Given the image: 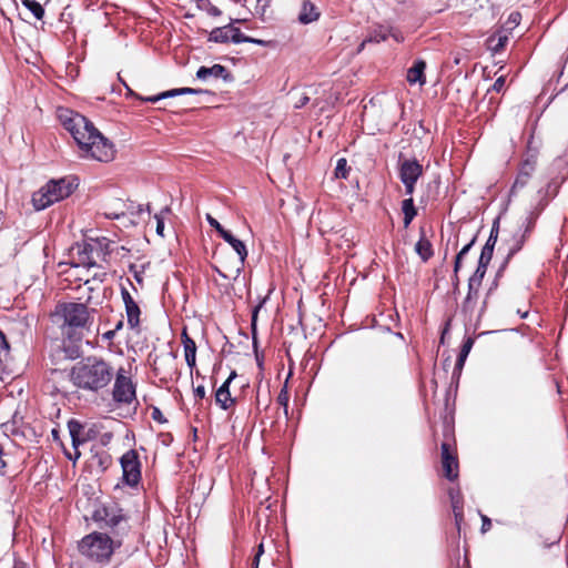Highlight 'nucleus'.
Masks as SVG:
<instances>
[{
	"mask_svg": "<svg viewBox=\"0 0 568 568\" xmlns=\"http://www.w3.org/2000/svg\"><path fill=\"white\" fill-rule=\"evenodd\" d=\"M310 98L308 97H303L298 104L296 105V108H301V106H304L307 102H308Z\"/></svg>",
	"mask_w": 568,
	"mask_h": 568,
	"instance_id": "58",
	"label": "nucleus"
},
{
	"mask_svg": "<svg viewBox=\"0 0 568 568\" xmlns=\"http://www.w3.org/2000/svg\"><path fill=\"white\" fill-rule=\"evenodd\" d=\"M119 546L108 534L93 531L78 542V550L89 564L105 567Z\"/></svg>",
	"mask_w": 568,
	"mask_h": 568,
	"instance_id": "3",
	"label": "nucleus"
},
{
	"mask_svg": "<svg viewBox=\"0 0 568 568\" xmlns=\"http://www.w3.org/2000/svg\"><path fill=\"white\" fill-rule=\"evenodd\" d=\"M535 169H536V160L535 159H527L520 164L518 174H517L515 182L510 189V195H515L519 190L524 189L528 184L532 173L535 172Z\"/></svg>",
	"mask_w": 568,
	"mask_h": 568,
	"instance_id": "12",
	"label": "nucleus"
},
{
	"mask_svg": "<svg viewBox=\"0 0 568 568\" xmlns=\"http://www.w3.org/2000/svg\"><path fill=\"white\" fill-rule=\"evenodd\" d=\"M104 215L105 217L108 219H112V220H116V219H120L121 216L124 215V211L121 210V211H110V212H104Z\"/></svg>",
	"mask_w": 568,
	"mask_h": 568,
	"instance_id": "45",
	"label": "nucleus"
},
{
	"mask_svg": "<svg viewBox=\"0 0 568 568\" xmlns=\"http://www.w3.org/2000/svg\"><path fill=\"white\" fill-rule=\"evenodd\" d=\"M389 37H392L396 42H402L404 40L399 31L389 27L378 26L372 30L368 38L362 43V47H364L366 42L378 43L381 41L387 40Z\"/></svg>",
	"mask_w": 568,
	"mask_h": 568,
	"instance_id": "16",
	"label": "nucleus"
},
{
	"mask_svg": "<svg viewBox=\"0 0 568 568\" xmlns=\"http://www.w3.org/2000/svg\"><path fill=\"white\" fill-rule=\"evenodd\" d=\"M74 180L62 178L51 180L32 195V204L36 210H44L55 202H59L72 194L77 184Z\"/></svg>",
	"mask_w": 568,
	"mask_h": 568,
	"instance_id": "4",
	"label": "nucleus"
},
{
	"mask_svg": "<svg viewBox=\"0 0 568 568\" xmlns=\"http://www.w3.org/2000/svg\"><path fill=\"white\" fill-rule=\"evenodd\" d=\"M232 24L214 28L209 36V40L216 43H226L231 41Z\"/></svg>",
	"mask_w": 568,
	"mask_h": 568,
	"instance_id": "27",
	"label": "nucleus"
},
{
	"mask_svg": "<svg viewBox=\"0 0 568 568\" xmlns=\"http://www.w3.org/2000/svg\"><path fill=\"white\" fill-rule=\"evenodd\" d=\"M398 175L402 183L405 186V194L413 195L415 191V184L418 179L423 175V165L415 159L402 160L399 155Z\"/></svg>",
	"mask_w": 568,
	"mask_h": 568,
	"instance_id": "8",
	"label": "nucleus"
},
{
	"mask_svg": "<svg viewBox=\"0 0 568 568\" xmlns=\"http://www.w3.org/2000/svg\"><path fill=\"white\" fill-rule=\"evenodd\" d=\"M264 554V545L263 542H261L258 546H257V549H256V554L254 556H258L261 558V556Z\"/></svg>",
	"mask_w": 568,
	"mask_h": 568,
	"instance_id": "55",
	"label": "nucleus"
},
{
	"mask_svg": "<svg viewBox=\"0 0 568 568\" xmlns=\"http://www.w3.org/2000/svg\"><path fill=\"white\" fill-rule=\"evenodd\" d=\"M260 559L261 558L258 556H254L252 564H251V568H258Z\"/></svg>",
	"mask_w": 568,
	"mask_h": 568,
	"instance_id": "57",
	"label": "nucleus"
},
{
	"mask_svg": "<svg viewBox=\"0 0 568 568\" xmlns=\"http://www.w3.org/2000/svg\"><path fill=\"white\" fill-rule=\"evenodd\" d=\"M135 278H136V281H138V282H140V283L142 282V278H141V276H140V275H138V274H136V275H135Z\"/></svg>",
	"mask_w": 568,
	"mask_h": 568,
	"instance_id": "63",
	"label": "nucleus"
},
{
	"mask_svg": "<svg viewBox=\"0 0 568 568\" xmlns=\"http://www.w3.org/2000/svg\"><path fill=\"white\" fill-rule=\"evenodd\" d=\"M112 397L115 403L124 405L132 404L136 398L135 385L132 379L125 375L123 368H120L115 374Z\"/></svg>",
	"mask_w": 568,
	"mask_h": 568,
	"instance_id": "9",
	"label": "nucleus"
},
{
	"mask_svg": "<svg viewBox=\"0 0 568 568\" xmlns=\"http://www.w3.org/2000/svg\"><path fill=\"white\" fill-rule=\"evenodd\" d=\"M181 338L184 347L185 362L190 369H193L196 363V344L193 338L189 336L186 329L182 332Z\"/></svg>",
	"mask_w": 568,
	"mask_h": 568,
	"instance_id": "20",
	"label": "nucleus"
},
{
	"mask_svg": "<svg viewBox=\"0 0 568 568\" xmlns=\"http://www.w3.org/2000/svg\"><path fill=\"white\" fill-rule=\"evenodd\" d=\"M422 235L418 242L415 245V251L418 254V256L424 261L427 262L434 254L433 245L432 243L426 239L424 230L420 231Z\"/></svg>",
	"mask_w": 568,
	"mask_h": 568,
	"instance_id": "26",
	"label": "nucleus"
},
{
	"mask_svg": "<svg viewBox=\"0 0 568 568\" xmlns=\"http://www.w3.org/2000/svg\"><path fill=\"white\" fill-rule=\"evenodd\" d=\"M320 18V12L315 4L310 0H304L297 17V20L302 24H308L316 21Z\"/></svg>",
	"mask_w": 568,
	"mask_h": 568,
	"instance_id": "21",
	"label": "nucleus"
},
{
	"mask_svg": "<svg viewBox=\"0 0 568 568\" xmlns=\"http://www.w3.org/2000/svg\"><path fill=\"white\" fill-rule=\"evenodd\" d=\"M114 377L112 365L102 357L88 356L70 369V381L79 389L99 393L106 388Z\"/></svg>",
	"mask_w": 568,
	"mask_h": 568,
	"instance_id": "2",
	"label": "nucleus"
},
{
	"mask_svg": "<svg viewBox=\"0 0 568 568\" xmlns=\"http://www.w3.org/2000/svg\"><path fill=\"white\" fill-rule=\"evenodd\" d=\"M102 250L99 242L94 243H77L71 248L72 264L74 266L94 267L97 266L95 256H100Z\"/></svg>",
	"mask_w": 568,
	"mask_h": 568,
	"instance_id": "7",
	"label": "nucleus"
},
{
	"mask_svg": "<svg viewBox=\"0 0 568 568\" xmlns=\"http://www.w3.org/2000/svg\"><path fill=\"white\" fill-rule=\"evenodd\" d=\"M209 12H210V14H212L214 17H217L221 14V10L216 7H212Z\"/></svg>",
	"mask_w": 568,
	"mask_h": 568,
	"instance_id": "56",
	"label": "nucleus"
},
{
	"mask_svg": "<svg viewBox=\"0 0 568 568\" xmlns=\"http://www.w3.org/2000/svg\"><path fill=\"white\" fill-rule=\"evenodd\" d=\"M231 41L234 43H242V42H248V43H255L262 47L268 45V41L262 40V39H255L248 36H245L241 32L239 28H235L232 26V33H231Z\"/></svg>",
	"mask_w": 568,
	"mask_h": 568,
	"instance_id": "29",
	"label": "nucleus"
},
{
	"mask_svg": "<svg viewBox=\"0 0 568 568\" xmlns=\"http://www.w3.org/2000/svg\"><path fill=\"white\" fill-rule=\"evenodd\" d=\"M485 258L479 257L478 265L474 274L468 280V286H470V290L474 287H480L481 282L485 277L487 267L490 263V261H484Z\"/></svg>",
	"mask_w": 568,
	"mask_h": 568,
	"instance_id": "24",
	"label": "nucleus"
},
{
	"mask_svg": "<svg viewBox=\"0 0 568 568\" xmlns=\"http://www.w3.org/2000/svg\"><path fill=\"white\" fill-rule=\"evenodd\" d=\"M155 220H156V233H158V235L164 236V234H163V232H164V221H163V219L159 214H155Z\"/></svg>",
	"mask_w": 568,
	"mask_h": 568,
	"instance_id": "42",
	"label": "nucleus"
},
{
	"mask_svg": "<svg viewBox=\"0 0 568 568\" xmlns=\"http://www.w3.org/2000/svg\"><path fill=\"white\" fill-rule=\"evenodd\" d=\"M479 288L480 287H474L470 290V286H468L467 296L462 304V312L469 318H471V316L475 312V308L477 306V301L479 297Z\"/></svg>",
	"mask_w": 568,
	"mask_h": 568,
	"instance_id": "23",
	"label": "nucleus"
},
{
	"mask_svg": "<svg viewBox=\"0 0 568 568\" xmlns=\"http://www.w3.org/2000/svg\"><path fill=\"white\" fill-rule=\"evenodd\" d=\"M271 0H256L254 13L264 19L267 8L270 7Z\"/></svg>",
	"mask_w": 568,
	"mask_h": 568,
	"instance_id": "36",
	"label": "nucleus"
},
{
	"mask_svg": "<svg viewBox=\"0 0 568 568\" xmlns=\"http://www.w3.org/2000/svg\"><path fill=\"white\" fill-rule=\"evenodd\" d=\"M460 267H462V258H458L456 256L455 263H454V280H453L455 284H458V282H459L458 272H459Z\"/></svg>",
	"mask_w": 568,
	"mask_h": 568,
	"instance_id": "41",
	"label": "nucleus"
},
{
	"mask_svg": "<svg viewBox=\"0 0 568 568\" xmlns=\"http://www.w3.org/2000/svg\"><path fill=\"white\" fill-rule=\"evenodd\" d=\"M334 175L337 179H346L348 175V168H347V161L346 159L342 158L338 159L336 163V168L334 171Z\"/></svg>",
	"mask_w": 568,
	"mask_h": 568,
	"instance_id": "34",
	"label": "nucleus"
},
{
	"mask_svg": "<svg viewBox=\"0 0 568 568\" xmlns=\"http://www.w3.org/2000/svg\"><path fill=\"white\" fill-rule=\"evenodd\" d=\"M473 344H474V341L470 337H468L467 339L464 341L462 349H460L458 358H457L456 366L462 367L464 365L465 359L467 358V356L473 347Z\"/></svg>",
	"mask_w": 568,
	"mask_h": 568,
	"instance_id": "33",
	"label": "nucleus"
},
{
	"mask_svg": "<svg viewBox=\"0 0 568 568\" xmlns=\"http://www.w3.org/2000/svg\"><path fill=\"white\" fill-rule=\"evenodd\" d=\"M12 568H28V567L22 561H16Z\"/></svg>",
	"mask_w": 568,
	"mask_h": 568,
	"instance_id": "62",
	"label": "nucleus"
},
{
	"mask_svg": "<svg viewBox=\"0 0 568 568\" xmlns=\"http://www.w3.org/2000/svg\"><path fill=\"white\" fill-rule=\"evenodd\" d=\"M520 19V13L519 12H513L510 16H509V20L513 22V23H518Z\"/></svg>",
	"mask_w": 568,
	"mask_h": 568,
	"instance_id": "52",
	"label": "nucleus"
},
{
	"mask_svg": "<svg viewBox=\"0 0 568 568\" xmlns=\"http://www.w3.org/2000/svg\"><path fill=\"white\" fill-rule=\"evenodd\" d=\"M213 270L223 278H229V275L223 273L217 266L213 265Z\"/></svg>",
	"mask_w": 568,
	"mask_h": 568,
	"instance_id": "59",
	"label": "nucleus"
},
{
	"mask_svg": "<svg viewBox=\"0 0 568 568\" xmlns=\"http://www.w3.org/2000/svg\"><path fill=\"white\" fill-rule=\"evenodd\" d=\"M152 418L154 420H158L159 423H164L165 419L163 418V415L161 413V410L159 408H154L153 412H152Z\"/></svg>",
	"mask_w": 568,
	"mask_h": 568,
	"instance_id": "46",
	"label": "nucleus"
},
{
	"mask_svg": "<svg viewBox=\"0 0 568 568\" xmlns=\"http://www.w3.org/2000/svg\"><path fill=\"white\" fill-rule=\"evenodd\" d=\"M65 456H67V458H69L73 463H75L80 458L81 453H80L79 448H77V449H74L73 454L65 452Z\"/></svg>",
	"mask_w": 568,
	"mask_h": 568,
	"instance_id": "47",
	"label": "nucleus"
},
{
	"mask_svg": "<svg viewBox=\"0 0 568 568\" xmlns=\"http://www.w3.org/2000/svg\"><path fill=\"white\" fill-rule=\"evenodd\" d=\"M92 519L99 524L101 528L115 530L123 528L128 524V516L116 503L102 504L92 513Z\"/></svg>",
	"mask_w": 568,
	"mask_h": 568,
	"instance_id": "6",
	"label": "nucleus"
},
{
	"mask_svg": "<svg viewBox=\"0 0 568 568\" xmlns=\"http://www.w3.org/2000/svg\"><path fill=\"white\" fill-rule=\"evenodd\" d=\"M288 399L290 395L286 386H284L277 396V403L284 408V413L286 416L288 415Z\"/></svg>",
	"mask_w": 568,
	"mask_h": 568,
	"instance_id": "35",
	"label": "nucleus"
},
{
	"mask_svg": "<svg viewBox=\"0 0 568 568\" xmlns=\"http://www.w3.org/2000/svg\"><path fill=\"white\" fill-rule=\"evenodd\" d=\"M235 377V371L231 372L227 379L215 392V402L224 410L235 405V398H233L230 393V384Z\"/></svg>",
	"mask_w": 568,
	"mask_h": 568,
	"instance_id": "15",
	"label": "nucleus"
},
{
	"mask_svg": "<svg viewBox=\"0 0 568 568\" xmlns=\"http://www.w3.org/2000/svg\"><path fill=\"white\" fill-rule=\"evenodd\" d=\"M68 429L72 440L73 449L79 448L81 445L93 438L91 435L92 430H85L84 425L78 419H70L68 422Z\"/></svg>",
	"mask_w": 568,
	"mask_h": 568,
	"instance_id": "13",
	"label": "nucleus"
},
{
	"mask_svg": "<svg viewBox=\"0 0 568 568\" xmlns=\"http://www.w3.org/2000/svg\"><path fill=\"white\" fill-rule=\"evenodd\" d=\"M453 58H454V64L457 65L462 62L463 54L459 52H455V53H453Z\"/></svg>",
	"mask_w": 568,
	"mask_h": 568,
	"instance_id": "54",
	"label": "nucleus"
},
{
	"mask_svg": "<svg viewBox=\"0 0 568 568\" xmlns=\"http://www.w3.org/2000/svg\"><path fill=\"white\" fill-rule=\"evenodd\" d=\"M534 226V223L531 221H528V224L526 226V230L523 234H520L518 237H515V244L514 246L509 250V253H508V256H511L514 254H516L517 252H519L528 236V234L530 233L531 229Z\"/></svg>",
	"mask_w": 568,
	"mask_h": 568,
	"instance_id": "31",
	"label": "nucleus"
},
{
	"mask_svg": "<svg viewBox=\"0 0 568 568\" xmlns=\"http://www.w3.org/2000/svg\"><path fill=\"white\" fill-rule=\"evenodd\" d=\"M452 499H454V498L452 497ZM453 510H454L456 519L462 517V508L458 507L457 501H455V500H453Z\"/></svg>",
	"mask_w": 568,
	"mask_h": 568,
	"instance_id": "50",
	"label": "nucleus"
},
{
	"mask_svg": "<svg viewBox=\"0 0 568 568\" xmlns=\"http://www.w3.org/2000/svg\"><path fill=\"white\" fill-rule=\"evenodd\" d=\"M121 297L124 303L126 322L131 329L139 331L141 310L133 296L125 287H121Z\"/></svg>",
	"mask_w": 568,
	"mask_h": 568,
	"instance_id": "11",
	"label": "nucleus"
},
{
	"mask_svg": "<svg viewBox=\"0 0 568 568\" xmlns=\"http://www.w3.org/2000/svg\"><path fill=\"white\" fill-rule=\"evenodd\" d=\"M61 313L63 316V332L70 338L80 339L82 337V331L87 328L90 312L87 305L82 303H67L61 306Z\"/></svg>",
	"mask_w": 568,
	"mask_h": 568,
	"instance_id": "5",
	"label": "nucleus"
},
{
	"mask_svg": "<svg viewBox=\"0 0 568 568\" xmlns=\"http://www.w3.org/2000/svg\"><path fill=\"white\" fill-rule=\"evenodd\" d=\"M207 223L217 231V233L221 235L225 229L219 223L216 219H214L212 215H206Z\"/></svg>",
	"mask_w": 568,
	"mask_h": 568,
	"instance_id": "39",
	"label": "nucleus"
},
{
	"mask_svg": "<svg viewBox=\"0 0 568 568\" xmlns=\"http://www.w3.org/2000/svg\"><path fill=\"white\" fill-rule=\"evenodd\" d=\"M491 527V521L488 517L483 516V525H481V531L486 532Z\"/></svg>",
	"mask_w": 568,
	"mask_h": 568,
	"instance_id": "49",
	"label": "nucleus"
},
{
	"mask_svg": "<svg viewBox=\"0 0 568 568\" xmlns=\"http://www.w3.org/2000/svg\"><path fill=\"white\" fill-rule=\"evenodd\" d=\"M123 327V320H119L118 323L115 324L113 331L116 333L118 331H120L121 328Z\"/></svg>",
	"mask_w": 568,
	"mask_h": 568,
	"instance_id": "60",
	"label": "nucleus"
},
{
	"mask_svg": "<svg viewBox=\"0 0 568 568\" xmlns=\"http://www.w3.org/2000/svg\"><path fill=\"white\" fill-rule=\"evenodd\" d=\"M115 336V332L113 329H110L102 334V338L105 341H112Z\"/></svg>",
	"mask_w": 568,
	"mask_h": 568,
	"instance_id": "51",
	"label": "nucleus"
},
{
	"mask_svg": "<svg viewBox=\"0 0 568 568\" xmlns=\"http://www.w3.org/2000/svg\"><path fill=\"white\" fill-rule=\"evenodd\" d=\"M52 435H53V436H57V430H54V429H53V430H52Z\"/></svg>",
	"mask_w": 568,
	"mask_h": 568,
	"instance_id": "64",
	"label": "nucleus"
},
{
	"mask_svg": "<svg viewBox=\"0 0 568 568\" xmlns=\"http://www.w3.org/2000/svg\"><path fill=\"white\" fill-rule=\"evenodd\" d=\"M200 93H203V90L192 89V88H180V89H172L169 91H164L156 95L148 97L144 99V101L155 103L162 99L173 98V97L183 95V94H200Z\"/></svg>",
	"mask_w": 568,
	"mask_h": 568,
	"instance_id": "22",
	"label": "nucleus"
},
{
	"mask_svg": "<svg viewBox=\"0 0 568 568\" xmlns=\"http://www.w3.org/2000/svg\"><path fill=\"white\" fill-rule=\"evenodd\" d=\"M123 481L134 487L141 480V463L135 449H130L120 458Z\"/></svg>",
	"mask_w": 568,
	"mask_h": 568,
	"instance_id": "10",
	"label": "nucleus"
},
{
	"mask_svg": "<svg viewBox=\"0 0 568 568\" xmlns=\"http://www.w3.org/2000/svg\"><path fill=\"white\" fill-rule=\"evenodd\" d=\"M195 399H203L205 397V388L203 385H199L193 390Z\"/></svg>",
	"mask_w": 568,
	"mask_h": 568,
	"instance_id": "44",
	"label": "nucleus"
},
{
	"mask_svg": "<svg viewBox=\"0 0 568 568\" xmlns=\"http://www.w3.org/2000/svg\"><path fill=\"white\" fill-rule=\"evenodd\" d=\"M105 276H106V273H105V272H102V273H95V274L93 275V278H92V280H93V281L98 280L99 282H103V281H104V278H105Z\"/></svg>",
	"mask_w": 568,
	"mask_h": 568,
	"instance_id": "53",
	"label": "nucleus"
},
{
	"mask_svg": "<svg viewBox=\"0 0 568 568\" xmlns=\"http://www.w3.org/2000/svg\"><path fill=\"white\" fill-rule=\"evenodd\" d=\"M256 316H257V310L254 311L253 317H252V328H253V332H255Z\"/></svg>",
	"mask_w": 568,
	"mask_h": 568,
	"instance_id": "61",
	"label": "nucleus"
},
{
	"mask_svg": "<svg viewBox=\"0 0 568 568\" xmlns=\"http://www.w3.org/2000/svg\"><path fill=\"white\" fill-rule=\"evenodd\" d=\"M64 129L72 135L83 159L109 162L114 158V146L85 116L71 110L59 114Z\"/></svg>",
	"mask_w": 568,
	"mask_h": 568,
	"instance_id": "1",
	"label": "nucleus"
},
{
	"mask_svg": "<svg viewBox=\"0 0 568 568\" xmlns=\"http://www.w3.org/2000/svg\"><path fill=\"white\" fill-rule=\"evenodd\" d=\"M2 456L3 450L2 447L0 446V475L3 476L6 474L7 463L3 460Z\"/></svg>",
	"mask_w": 568,
	"mask_h": 568,
	"instance_id": "48",
	"label": "nucleus"
},
{
	"mask_svg": "<svg viewBox=\"0 0 568 568\" xmlns=\"http://www.w3.org/2000/svg\"><path fill=\"white\" fill-rule=\"evenodd\" d=\"M497 237H498V226H496L494 224L491 227L489 237H488L486 244L484 245L480 256H479V257L485 258L484 261H491L494 247L497 242Z\"/></svg>",
	"mask_w": 568,
	"mask_h": 568,
	"instance_id": "28",
	"label": "nucleus"
},
{
	"mask_svg": "<svg viewBox=\"0 0 568 568\" xmlns=\"http://www.w3.org/2000/svg\"><path fill=\"white\" fill-rule=\"evenodd\" d=\"M94 459H97L98 465L101 467L102 470L106 469L111 464V456L105 452L97 454L94 456Z\"/></svg>",
	"mask_w": 568,
	"mask_h": 568,
	"instance_id": "37",
	"label": "nucleus"
},
{
	"mask_svg": "<svg viewBox=\"0 0 568 568\" xmlns=\"http://www.w3.org/2000/svg\"><path fill=\"white\" fill-rule=\"evenodd\" d=\"M22 3L26 8H28L32 14L38 19L41 20L44 16V10L42 6L36 1V0H22Z\"/></svg>",
	"mask_w": 568,
	"mask_h": 568,
	"instance_id": "32",
	"label": "nucleus"
},
{
	"mask_svg": "<svg viewBox=\"0 0 568 568\" xmlns=\"http://www.w3.org/2000/svg\"><path fill=\"white\" fill-rule=\"evenodd\" d=\"M505 83H506L505 77L501 75V77L497 78L493 84V90L496 92L503 91V89L505 88Z\"/></svg>",
	"mask_w": 568,
	"mask_h": 568,
	"instance_id": "40",
	"label": "nucleus"
},
{
	"mask_svg": "<svg viewBox=\"0 0 568 568\" xmlns=\"http://www.w3.org/2000/svg\"><path fill=\"white\" fill-rule=\"evenodd\" d=\"M476 241V237H473L471 241L466 244L459 252L458 254L456 255L458 258H464V256L469 252L470 247L473 246V244L475 243Z\"/></svg>",
	"mask_w": 568,
	"mask_h": 568,
	"instance_id": "43",
	"label": "nucleus"
},
{
	"mask_svg": "<svg viewBox=\"0 0 568 568\" xmlns=\"http://www.w3.org/2000/svg\"><path fill=\"white\" fill-rule=\"evenodd\" d=\"M426 62L424 60H416L407 71V82L409 84L424 85L426 83L425 77Z\"/></svg>",
	"mask_w": 568,
	"mask_h": 568,
	"instance_id": "19",
	"label": "nucleus"
},
{
	"mask_svg": "<svg viewBox=\"0 0 568 568\" xmlns=\"http://www.w3.org/2000/svg\"><path fill=\"white\" fill-rule=\"evenodd\" d=\"M508 42V36L505 31H497L487 39L488 49L494 52H500Z\"/></svg>",
	"mask_w": 568,
	"mask_h": 568,
	"instance_id": "25",
	"label": "nucleus"
},
{
	"mask_svg": "<svg viewBox=\"0 0 568 568\" xmlns=\"http://www.w3.org/2000/svg\"><path fill=\"white\" fill-rule=\"evenodd\" d=\"M402 211L404 214V225L405 227H407L412 223L414 217L417 215V210L414 205V200L412 195H409L408 199H405L402 202Z\"/></svg>",
	"mask_w": 568,
	"mask_h": 568,
	"instance_id": "30",
	"label": "nucleus"
},
{
	"mask_svg": "<svg viewBox=\"0 0 568 568\" xmlns=\"http://www.w3.org/2000/svg\"><path fill=\"white\" fill-rule=\"evenodd\" d=\"M9 354V345L6 341L4 334L0 331V364Z\"/></svg>",
	"mask_w": 568,
	"mask_h": 568,
	"instance_id": "38",
	"label": "nucleus"
},
{
	"mask_svg": "<svg viewBox=\"0 0 568 568\" xmlns=\"http://www.w3.org/2000/svg\"><path fill=\"white\" fill-rule=\"evenodd\" d=\"M220 236L225 242H227L233 247V250L236 252L237 266H236L235 272L239 273L245 262L246 256H247V250H246L245 244L241 240L233 236V234L227 230H225Z\"/></svg>",
	"mask_w": 568,
	"mask_h": 568,
	"instance_id": "17",
	"label": "nucleus"
},
{
	"mask_svg": "<svg viewBox=\"0 0 568 568\" xmlns=\"http://www.w3.org/2000/svg\"><path fill=\"white\" fill-rule=\"evenodd\" d=\"M196 78L203 81L209 78H222L224 81H231L232 74L224 65L214 64L212 67H201L196 72Z\"/></svg>",
	"mask_w": 568,
	"mask_h": 568,
	"instance_id": "18",
	"label": "nucleus"
},
{
	"mask_svg": "<svg viewBox=\"0 0 568 568\" xmlns=\"http://www.w3.org/2000/svg\"><path fill=\"white\" fill-rule=\"evenodd\" d=\"M440 448H442V465H443L444 475L447 479L454 480L458 476L457 457L450 452L449 445L447 443H443Z\"/></svg>",
	"mask_w": 568,
	"mask_h": 568,
	"instance_id": "14",
	"label": "nucleus"
}]
</instances>
